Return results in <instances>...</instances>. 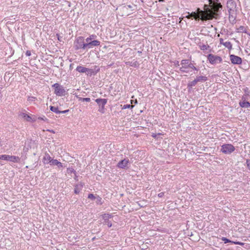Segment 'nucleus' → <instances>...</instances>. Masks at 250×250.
I'll return each instance as SVG.
<instances>
[{"mask_svg": "<svg viewBox=\"0 0 250 250\" xmlns=\"http://www.w3.org/2000/svg\"><path fill=\"white\" fill-rule=\"evenodd\" d=\"M194 61H191L189 59H184L181 61V67L179 70L183 73H188L189 72V69H192L194 70L198 71L199 68L194 66Z\"/></svg>", "mask_w": 250, "mask_h": 250, "instance_id": "1", "label": "nucleus"}, {"mask_svg": "<svg viewBox=\"0 0 250 250\" xmlns=\"http://www.w3.org/2000/svg\"><path fill=\"white\" fill-rule=\"evenodd\" d=\"M212 14L215 17L219 16L218 13L222 10V5L219 0H208Z\"/></svg>", "mask_w": 250, "mask_h": 250, "instance_id": "2", "label": "nucleus"}, {"mask_svg": "<svg viewBox=\"0 0 250 250\" xmlns=\"http://www.w3.org/2000/svg\"><path fill=\"white\" fill-rule=\"evenodd\" d=\"M197 12L198 13L199 18L201 17L200 19L202 21H207L212 19L214 17L211 10H208L204 11L198 8Z\"/></svg>", "mask_w": 250, "mask_h": 250, "instance_id": "3", "label": "nucleus"}, {"mask_svg": "<svg viewBox=\"0 0 250 250\" xmlns=\"http://www.w3.org/2000/svg\"><path fill=\"white\" fill-rule=\"evenodd\" d=\"M197 12L198 13L199 18L201 17L200 19L202 21H207L212 19L214 17L211 10H208L204 11L198 8Z\"/></svg>", "mask_w": 250, "mask_h": 250, "instance_id": "4", "label": "nucleus"}, {"mask_svg": "<svg viewBox=\"0 0 250 250\" xmlns=\"http://www.w3.org/2000/svg\"><path fill=\"white\" fill-rule=\"evenodd\" d=\"M84 39L83 37H79L74 42V47L76 50L83 49L86 50V42L85 43Z\"/></svg>", "mask_w": 250, "mask_h": 250, "instance_id": "5", "label": "nucleus"}, {"mask_svg": "<svg viewBox=\"0 0 250 250\" xmlns=\"http://www.w3.org/2000/svg\"><path fill=\"white\" fill-rule=\"evenodd\" d=\"M52 86L54 88V93L59 96H62L64 95L65 90L63 87L58 83H54Z\"/></svg>", "mask_w": 250, "mask_h": 250, "instance_id": "6", "label": "nucleus"}, {"mask_svg": "<svg viewBox=\"0 0 250 250\" xmlns=\"http://www.w3.org/2000/svg\"><path fill=\"white\" fill-rule=\"evenodd\" d=\"M207 58L209 62L212 64H215L222 62V59L221 57L212 54H208Z\"/></svg>", "mask_w": 250, "mask_h": 250, "instance_id": "7", "label": "nucleus"}, {"mask_svg": "<svg viewBox=\"0 0 250 250\" xmlns=\"http://www.w3.org/2000/svg\"><path fill=\"white\" fill-rule=\"evenodd\" d=\"M95 102L97 103L99 107L98 111L102 113H104V106L107 102V99L99 98L96 99Z\"/></svg>", "mask_w": 250, "mask_h": 250, "instance_id": "8", "label": "nucleus"}, {"mask_svg": "<svg viewBox=\"0 0 250 250\" xmlns=\"http://www.w3.org/2000/svg\"><path fill=\"white\" fill-rule=\"evenodd\" d=\"M235 150L234 146L231 144H224L222 146L221 151L225 154H230Z\"/></svg>", "mask_w": 250, "mask_h": 250, "instance_id": "9", "label": "nucleus"}, {"mask_svg": "<svg viewBox=\"0 0 250 250\" xmlns=\"http://www.w3.org/2000/svg\"><path fill=\"white\" fill-rule=\"evenodd\" d=\"M227 7L229 13H234L236 11V3L233 0H228L227 2Z\"/></svg>", "mask_w": 250, "mask_h": 250, "instance_id": "10", "label": "nucleus"}, {"mask_svg": "<svg viewBox=\"0 0 250 250\" xmlns=\"http://www.w3.org/2000/svg\"><path fill=\"white\" fill-rule=\"evenodd\" d=\"M229 58L231 63L233 64H240L242 63V59L237 56L230 55Z\"/></svg>", "mask_w": 250, "mask_h": 250, "instance_id": "11", "label": "nucleus"}, {"mask_svg": "<svg viewBox=\"0 0 250 250\" xmlns=\"http://www.w3.org/2000/svg\"><path fill=\"white\" fill-rule=\"evenodd\" d=\"M100 44V42L98 40H93L86 42V50L93 48L94 46H97Z\"/></svg>", "mask_w": 250, "mask_h": 250, "instance_id": "12", "label": "nucleus"}, {"mask_svg": "<svg viewBox=\"0 0 250 250\" xmlns=\"http://www.w3.org/2000/svg\"><path fill=\"white\" fill-rule=\"evenodd\" d=\"M111 215L108 213H105L102 215L103 218L104 220V224L106 225L109 228L112 226V223L109 221V219L111 218Z\"/></svg>", "mask_w": 250, "mask_h": 250, "instance_id": "13", "label": "nucleus"}, {"mask_svg": "<svg viewBox=\"0 0 250 250\" xmlns=\"http://www.w3.org/2000/svg\"><path fill=\"white\" fill-rule=\"evenodd\" d=\"M100 71V68L97 66H95L94 69L86 68V74L90 76L96 74Z\"/></svg>", "mask_w": 250, "mask_h": 250, "instance_id": "14", "label": "nucleus"}, {"mask_svg": "<svg viewBox=\"0 0 250 250\" xmlns=\"http://www.w3.org/2000/svg\"><path fill=\"white\" fill-rule=\"evenodd\" d=\"M129 163L128 159H125L120 161L117 164V167L121 168H125L126 167L127 164Z\"/></svg>", "mask_w": 250, "mask_h": 250, "instance_id": "15", "label": "nucleus"}, {"mask_svg": "<svg viewBox=\"0 0 250 250\" xmlns=\"http://www.w3.org/2000/svg\"><path fill=\"white\" fill-rule=\"evenodd\" d=\"M20 115L22 117V118L24 120H25V121H26L27 122H35L36 121V119L35 118H33V119L31 116H30L29 115H27L26 113H21L20 114Z\"/></svg>", "mask_w": 250, "mask_h": 250, "instance_id": "16", "label": "nucleus"}, {"mask_svg": "<svg viewBox=\"0 0 250 250\" xmlns=\"http://www.w3.org/2000/svg\"><path fill=\"white\" fill-rule=\"evenodd\" d=\"M222 239L223 241H224L225 243H231L232 244H234L236 245H239L241 246H244L245 244L244 243L240 242L239 241H233L229 240V239H227L226 237H223Z\"/></svg>", "mask_w": 250, "mask_h": 250, "instance_id": "17", "label": "nucleus"}, {"mask_svg": "<svg viewBox=\"0 0 250 250\" xmlns=\"http://www.w3.org/2000/svg\"><path fill=\"white\" fill-rule=\"evenodd\" d=\"M7 160H9L14 163H19L20 162V158L18 156L8 155Z\"/></svg>", "mask_w": 250, "mask_h": 250, "instance_id": "18", "label": "nucleus"}, {"mask_svg": "<svg viewBox=\"0 0 250 250\" xmlns=\"http://www.w3.org/2000/svg\"><path fill=\"white\" fill-rule=\"evenodd\" d=\"M52 160L51 157L47 153H45L43 158V162L44 164L50 163V161Z\"/></svg>", "mask_w": 250, "mask_h": 250, "instance_id": "19", "label": "nucleus"}, {"mask_svg": "<svg viewBox=\"0 0 250 250\" xmlns=\"http://www.w3.org/2000/svg\"><path fill=\"white\" fill-rule=\"evenodd\" d=\"M83 185L82 183L76 185L74 188V192L76 194L80 193V191L82 189Z\"/></svg>", "mask_w": 250, "mask_h": 250, "instance_id": "20", "label": "nucleus"}, {"mask_svg": "<svg viewBox=\"0 0 250 250\" xmlns=\"http://www.w3.org/2000/svg\"><path fill=\"white\" fill-rule=\"evenodd\" d=\"M196 82H204L208 80V78L206 76H197L195 78Z\"/></svg>", "mask_w": 250, "mask_h": 250, "instance_id": "21", "label": "nucleus"}, {"mask_svg": "<svg viewBox=\"0 0 250 250\" xmlns=\"http://www.w3.org/2000/svg\"><path fill=\"white\" fill-rule=\"evenodd\" d=\"M126 64L129 65L131 66L137 67L139 66V63L137 61L133 60L132 61H129L126 62Z\"/></svg>", "mask_w": 250, "mask_h": 250, "instance_id": "22", "label": "nucleus"}, {"mask_svg": "<svg viewBox=\"0 0 250 250\" xmlns=\"http://www.w3.org/2000/svg\"><path fill=\"white\" fill-rule=\"evenodd\" d=\"M240 106L242 107L248 108L250 107V103L249 102L243 101L239 103Z\"/></svg>", "mask_w": 250, "mask_h": 250, "instance_id": "23", "label": "nucleus"}, {"mask_svg": "<svg viewBox=\"0 0 250 250\" xmlns=\"http://www.w3.org/2000/svg\"><path fill=\"white\" fill-rule=\"evenodd\" d=\"M76 70L80 73H86V68L82 66H78Z\"/></svg>", "mask_w": 250, "mask_h": 250, "instance_id": "24", "label": "nucleus"}, {"mask_svg": "<svg viewBox=\"0 0 250 250\" xmlns=\"http://www.w3.org/2000/svg\"><path fill=\"white\" fill-rule=\"evenodd\" d=\"M235 12L234 13H229V21L232 23L235 22L236 16H235Z\"/></svg>", "mask_w": 250, "mask_h": 250, "instance_id": "25", "label": "nucleus"}, {"mask_svg": "<svg viewBox=\"0 0 250 250\" xmlns=\"http://www.w3.org/2000/svg\"><path fill=\"white\" fill-rule=\"evenodd\" d=\"M50 109L51 111H52L53 112H55L57 114H60L61 113V111L59 110V108L58 107H55L54 106H50Z\"/></svg>", "mask_w": 250, "mask_h": 250, "instance_id": "26", "label": "nucleus"}, {"mask_svg": "<svg viewBox=\"0 0 250 250\" xmlns=\"http://www.w3.org/2000/svg\"><path fill=\"white\" fill-rule=\"evenodd\" d=\"M197 82H196L195 79L191 82H189L188 84V87L189 88H191L193 86H194L196 84Z\"/></svg>", "mask_w": 250, "mask_h": 250, "instance_id": "27", "label": "nucleus"}, {"mask_svg": "<svg viewBox=\"0 0 250 250\" xmlns=\"http://www.w3.org/2000/svg\"><path fill=\"white\" fill-rule=\"evenodd\" d=\"M76 97L78 99L79 101L89 102L91 100L89 98H82L79 97L78 96H76Z\"/></svg>", "mask_w": 250, "mask_h": 250, "instance_id": "28", "label": "nucleus"}, {"mask_svg": "<svg viewBox=\"0 0 250 250\" xmlns=\"http://www.w3.org/2000/svg\"><path fill=\"white\" fill-rule=\"evenodd\" d=\"M223 45L228 49H232V44L230 42H226L223 43Z\"/></svg>", "mask_w": 250, "mask_h": 250, "instance_id": "29", "label": "nucleus"}, {"mask_svg": "<svg viewBox=\"0 0 250 250\" xmlns=\"http://www.w3.org/2000/svg\"><path fill=\"white\" fill-rule=\"evenodd\" d=\"M189 14L190 15L191 18L193 17L196 20L200 19V18H199V15H198V13L195 12H192L190 14L189 13Z\"/></svg>", "mask_w": 250, "mask_h": 250, "instance_id": "30", "label": "nucleus"}, {"mask_svg": "<svg viewBox=\"0 0 250 250\" xmlns=\"http://www.w3.org/2000/svg\"><path fill=\"white\" fill-rule=\"evenodd\" d=\"M237 30L239 32L247 33L246 28L244 26H240Z\"/></svg>", "mask_w": 250, "mask_h": 250, "instance_id": "31", "label": "nucleus"}, {"mask_svg": "<svg viewBox=\"0 0 250 250\" xmlns=\"http://www.w3.org/2000/svg\"><path fill=\"white\" fill-rule=\"evenodd\" d=\"M96 37V36L95 35H90L89 37L85 39L86 42L90 41H92V40H94Z\"/></svg>", "mask_w": 250, "mask_h": 250, "instance_id": "32", "label": "nucleus"}, {"mask_svg": "<svg viewBox=\"0 0 250 250\" xmlns=\"http://www.w3.org/2000/svg\"><path fill=\"white\" fill-rule=\"evenodd\" d=\"M59 162L56 159H53L50 161V165L52 166H57Z\"/></svg>", "mask_w": 250, "mask_h": 250, "instance_id": "33", "label": "nucleus"}, {"mask_svg": "<svg viewBox=\"0 0 250 250\" xmlns=\"http://www.w3.org/2000/svg\"><path fill=\"white\" fill-rule=\"evenodd\" d=\"M209 47V46L208 45L203 44L200 46V48L202 50H206Z\"/></svg>", "mask_w": 250, "mask_h": 250, "instance_id": "34", "label": "nucleus"}, {"mask_svg": "<svg viewBox=\"0 0 250 250\" xmlns=\"http://www.w3.org/2000/svg\"><path fill=\"white\" fill-rule=\"evenodd\" d=\"M67 172L68 173H76V171L72 167H68L67 168Z\"/></svg>", "mask_w": 250, "mask_h": 250, "instance_id": "35", "label": "nucleus"}, {"mask_svg": "<svg viewBox=\"0 0 250 250\" xmlns=\"http://www.w3.org/2000/svg\"><path fill=\"white\" fill-rule=\"evenodd\" d=\"M134 107L133 105H130L129 104H125L123 107H122V109H126V108H132Z\"/></svg>", "mask_w": 250, "mask_h": 250, "instance_id": "36", "label": "nucleus"}, {"mask_svg": "<svg viewBox=\"0 0 250 250\" xmlns=\"http://www.w3.org/2000/svg\"><path fill=\"white\" fill-rule=\"evenodd\" d=\"M8 155H0V159L7 160Z\"/></svg>", "mask_w": 250, "mask_h": 250, "instance_id": "37", "label": "nucleus"}, {"mask_svg": "<svg viewBox=\"0 0 250 250\" xmlns=\"http://www.w3.org/2000/svg\"><path fill=\"white\" fill-rule=\"evenodd\" d=\"M88 198L94 200L95 199V197L94 196V195L93 194L90 193L88 195Z\"/></svg>", "mask_w": 250, "mask_h": 250, "instance_id": "38", "label": "nucleus"}, {"mask_svg": "<svg viewBox=\"0 0 250 250\" xmlns=\"http://www.w3.org/2000/svg\"><path fill=\"white\" fill-rule=\"evenodd\" d=\"M36 99V98L35 97H28L27 100L29 102H33Z\"/></svg>", "mask_w": 250, "mask_h": 250, "instance_id": "39", "label": "nucleus"}, {"mask_svg": "<svg viewBox=\"0 0 250 250\" xmlns=\"http://www.w3.org/2000/svg\"><path fill=\"white\" fill-rule=\"evenodd\" d=\"M204 9H205L204 11H206V10H212L211 8V9L209 8V5H207V4L204 5Z\"/></svg>", "mask_w": 250, "mask_h": 250, "instance_id": "40", "label": "nucleus"}, {"mask_svg": "<svg viewBox=\"0 0 250 250\" xmlns=\"http://www.w3.org/2000/svg\"><path fill=\"white\" fill-rule=\"evenodd\" d=\"M174 63V65L176 67H178V66H179L180 65V64H179V62L178 61H175L173 62Z\"/></svg>", "mask_w": 250, "mask_h": 250, "instance_id": "41", "label": "nucleus"}, {"mask_svg": "<svg viewBox=\"0 0 250 250\" xmlns=\"http://www.w3.org/2000/svg\"><path fill=\"white\" fill-rule=\"evenodd\" d=\"M38 119L39 120H43L44 121H47L48 120L45 117V116H43V117H39L38 118Z\"/></svg>", "mask_w": 250, "mask_h": 250, "instance_id": "42", "label": "nucleus"}, {"mask_svg": "<svg viewBox=\"0 0 250 250\" xmlns=\"http://www.w3.org/2000/svg\"><path fill=\"white\" fill-rule=\"evenodd\" d=\"M246 164L247 165V167L250 169V160H247Z\"/></svg>", "mask_w": 250, "mask_h": 250, "instance_id": "43", "label": "nucleus"}, {"mask_svg": "<svg viewBox=\"0 0 250 250\" xmlns=\"http://www.w3.org/2000/svg\"><path fill=\"white\" fill-rule=\"evenodd\" d=\"M25 55H26L27 56H31V53L30 51H29V50H27V51H26Z\"/></svg>", "mask_w": 250, "mask_h": 250, "instance_id": "44", "label": "nucleus"}, {"mask_svg": "<svg viewBox=\"0 0 250 250\" xmlns=\"http://www.w3.org/2000/svg\"><path fill=\"white\" fill-rule=\"evenodd\" d=\"M164 195V192H160L158 194L159 197H162Z\"/></svg>", "mask_w": 250, "mask_h": 250, "instance_id": "45", "label": "nucleus"}, {"mask_svg": "<svg viewBox=\"0 0 250 250\" xmlns=\"http://www.w3.org/2000/svg\"><path fill=\"white\" fill-rule=\"evenodd\" d=\"M57 166H58V167L59 168H61V167H63L62 163H61L60 162L58 163V164L57 165Z\"/></svg>", "mask_w": 250, "mask_h": 250, "instance_id": "46", "label": "nucleus"}, {"mask_svg": "<svg viewBox=\"0 0 250 250\" xmlns=\"http://www.w3.org/2000/svg\"><path fill=\"white\" fill-rule=\"evenodd\" d=\"M69 111V109L65 110L64 111H61V113H65L66 112H68Z\"/></svg>", "mask_w": 250, "mask_h": 250, "instance_id": "47", "label": "nucleus"}, {"mask_svg": "<svg viewBox=\"0 0 250 250\" xmlns=\"http://www.w3.org/2000/svg\"><path fill=\"white\" fill-rule=\"evenodd\" d=\"M220 44H223L224 42H223V39H222V38L220 39Z\"/></svg>", "mask_w": 250, "mask_h": 250, "instance_id": "48", "label": "nucleus"}, {"mask_svg": "<svg viewBox=\"0 0 250 250\" xmlns=\"http://www.w3.org/2000/svg\"><path fill=\"white\" fill-rule=\"evenodd\" d=\"M188 15L187 16H186V18H188V19H190L191 18V17H190V15L189 14V13H188Z\"/></svg>", "mask_w": 250, "mask_h": 250, "instance_id": "49", "label": "nucleus"}, {"mask_svg": "<svg viewBox=\"0 0 250 250\" xmlns=\"http://www.w3.org/2000/svg\"><path fill=\"white\" fill-rule=\"evenodd\" d=\"M134 103H137V100H136V101H134Z\"/></svg>", "mask_w": 250, "mask_h": 250, "instance_id": "50", "label": "nucleus"}, {"mask_svg": "<svg viewBox=\"0 0 250 250\" xmlns=\"http://www.w3.org/2000/svg\"><path fill=\"white\" fill-rule=\"evenodd\" d=\"M134 103H137V100H136V101H134Z\"/></svg>", "mask_w": 250, "mask_h": 250, "instance_id": "51", "label": "nucleus"}, {"mask_svg": "<svg viewBox=\"0 0 250 250\" xmlns=\"http://www.w3.org/2000/svg\"><path fill=\"white\" fill-rule=\"evenodd\" d=\"M250 36V34H249Z\"/></svg>", "mask_w": 250, "mask_h": 250, "instance_id": "52", "label": "nucleus"}]
</instances>
